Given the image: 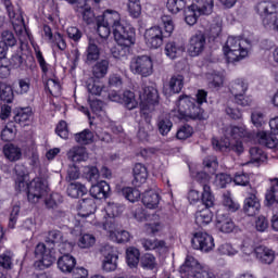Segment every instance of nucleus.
<instances>
[{
	"label": "nucleus",
	"mask_w": 278,
	"mask_h": 278,
	"mask_svg": "<svg viewBox=\"0 0 278 278\" xmlns=\"http://www.w3.org/2000/svg\"><path fill=\"white\" fill-rule=\"evenodd\" d=\"M211 207L212 206H205L195 213V224L199 227H207V225L214 220V213L210 210Z\"/></svg>",
	"instance_id": "35"
},
{
	"label": "nucleus",
	"mask_w": 278,
	"mask_h": 278,
	"mask_svg": "<svg viewBox=\"0 0 278 278\" xmlns=\"http://www.w3.org/2000/svg\"><path fill=\"white\" fill-rule=\"evenodd\" d=\"M35 55L42 71V79L46 81V90H48L52 97H60V94H62V85H60V79L55 76V68L47 63L39 48H35Z\"/></svg>",
	"instance_id": "8"
},
{
	"label": "nucleus",
	"mask_w": 278,
	"mask_h": 278,
	"mask_svg": "<svg viewBox=\"0 0 278 278\" xmlns=\"http://www.w3.org/2000/svg\"><path fill=\"white\" fill-rule=\"evenodd\" d=\"M141 267L144 270H157V258L151 253H147L141 257Z\"/></svg>",
	"instance_id": "49"
},
{
	"label": "nucleus",
	"mask_w": 278,
	"mask_h": 278,
	"mask_svg": "<svg viewBox=\"0 0 278 278\" xmlns=\"http://www.w3.org/2000/svg\"><path fill=\"white\" fill-rule=\"evenodd\" d=\"M159 104L160 93L154 85L143 86L139 90L138 98L134 91L126 90L123 92L122 105H124L126 110H136L139 105L142 116L147 117L152 112H155V108H157Z\"/></svg>",
	"instance_id": "3"
},
{
	"label": "nucleus",
	"mask_w": 278,
	"mask_h": 278,
	"mask_svg": "<svg viewBox=\"0 0 278 278\" xmlns=\"http://www.w3.org/2000/svg\"><path fill=\"white\" fill-rule=\"evenodd\" d=\"M87 179L92 182L90 194L93 199H108L110 194V185L104 180L99 181V169L97 167H87L85 169Z\"/></svg>",
	"instance_id": "13"
},
{
	"label": "nucleus",
	"mask_w": 278,
	"mask_h": 278,
	"mask_svg": "<svg viewBox=\"0 0 278 278\" xmlns=\"http://www.w3.org/2000/svg\"><path fill=\"white\" fill-rule=\"evenodd\" d=\"M88 101H89V105L92 114L98 116V118H102V116H105V111H103L102 101L94 99L92 96H89Z\"/></svg>",
	"instance_id": "51"
},
{
	"label": "nucleus",
	"mask_w": 278,
	"mask_h": 278,
	"mask_svg": "<svg viewBox=\"0 0 278 278\" xmlns=\"http://www.w3.org/2000/svg\"><path fill=\"white\" fill-rule=\"evenodd\" d=\"M167 87L168 88H164V94H166V97H170V94H179L184 89V75L176 74L172 76Z\"/></svg>",
	"instance_id": "28"
},
{
	"label": "nucleus",
	"mask_w": 278,
	"mask_h": 278,
	"mask_svg": "<svg viewBox=\"0 0 278 278\" xmlns=\"http://www.w3.org/2000/svg\"><path fill=\"white\" fill-rule=\"evenodd\" d=\"M104 88L103 83L100 80H90L87 85V90L91 94L90 97H101Z\"/></svg>",
	"instance_id": "54"
},
{
	"label": "nucleus",
	"mask_w": 278,
	"mask_h": 278,
	"mask_svg": "<svg viewBox=\"0 0 278 278\" xmlns=\"http://www.w3.org/2000/svg\"><path fill=\"white\" fill-rule=\"evenodd\" d=\"M15 190L27 194L29 203H38L47 194L48 186L42 178H34L29 181V174H18L15 179Z\"/></svg>",
	"instance_id": "6"
},
{
	"label": "nucleus",
	"mask_w": 278,
	"mask_h": 278,
	"mask_svg": "<svg viewBox=\"0 0 278 278\" xmlns=\"http://www.w3.org/2000/svg\"><path fill=\"white\" fill-rule=\"evenodd\" d=\"M102 269L105 273H114L118 268V253L116 248L106 245L103 252Z\"/></svg>",
	"instance_id": "22"
},
{
	"label": "nucleus",
	"mask_w": 278,
	"mask_h": 278,
	"mask_svg": "<svg viewBox=\"0 0 278 278\" xmlns=\"http://www.w3.org/2000/svg\"><path fill=\"white\" fill-rule=\"evenodd\" d=\"M97 23V31L102 38V40H108L111 34L112 26H109V24H105L103 21L99 20V17H96Z\"/></svg>",
	"instance_id": "58"
},
{
	"label": "nucleus",
	"mask_w": 278,
	"mask_h": 278,
	"mask_svg": "<svg viewBox=\"0 0 278 278\" xmlns=\"http://www.w3.org/2000/svg\"><path fill=\"white\" fill-rule=\"evenodd\" d=\"M75 140L78 142V144H90L94 141V134L88 129H85L75 135Z\"/></svg>",
	"instance_id": "55"
},
{
	"label": "nucleus",
	"mask_w": 278,
	"mask_h": 278,
	"mask_svg": "<svg viewBox=\"0 0 278 278\" xmlns=\"http://www.w3.org/2000/svg\"><path fill=\"white\" fill-rule=\"evenodd\" d=\"M265 205L267 207H275L278 205V178L271 181V186L265 193Z\"/></svg>",
	"instance_id": "36"
},
{
	"label": "nucleus",
	"mask_w": 278,
	"mask_h": 278,
	"mask_svg": "<svg viewBox=\"0 0 278 278\" xmlns=\"http://www.w3.org/2000/svg\"><path fill=\"white\" fill-rule=\"evenodd\" d=\"M31 109H20L17 113L14 116L15 123H18L22 127H26V125H29L31 123Z\"/></svg>",
	"instance_id": "42"
},
{
	"label": "nucleus",
	"mask_w": 278,
	"mask_h": 278,
	"mask_svg": "<svg viewBox=\"0 0 278 278\" xmlns=\"http://www.w3.org/2000/svg\"><path fill=\"white\" fill-rule=\"evenodd\" d=\"M258 144L267 147V149H275L278 144V139L275 135L266 130H258L255 137Z\"/></svg>",
	"instance_id": "32"
},
{
	"label": "nucleus",
	"mask_w": 278,
	"mask_h": 278,
	"mask_svg": "<svg viewBox=\"0 0 278 278\" xmlns=\"http://www.w3.org/2000/svg\"><path fill=\"white\" fill-rule=\"evenodd\" d=\"M251 123L254 127H264V125H266V114H264L262 110L252 111Z\"/></svg>",
	"instance_id": "59"
},
{
	"label": "nucleus",
	"mask_w": 278,
	"mask_h": 278,
	"mask_svg": "<svg viewBox=\"0 0 278 278\" xmlns=\"http://www.w3.org/2000/svg\"><path fill=\"white\" fill-rule=\"evenodd\" d=\"M16 138V126L14 123H9L1 131V140L10 142Z\"/></svg>",
	"instance_id": "53"
},
{
	"label": "nucleus",
	"mask_w": 278,
	"mask_h": 278,
	"mask_svg": "<svg viewBox=\"0 0 278 278\" xmlns=\"http://www.w3.org/2000/svg\"><path fill=\"white\" fill-rule=\"evenodd\" d=\"M161 29L165 38H170L175 31V22L170 15H163L161 17Z\"/></svg>",
	"instance_id": "43"
},
{
	"label": "nucleus",
	"mask_w": 278,
	"mask_h": 278,
	"mask_svg": "<svg viewBox=\"0 0 278 278\" xmlns=\"http://www.w3.org/2000/svg\"><path fill=\"white\" fill-rule=\"evenodd\" d=\"M132 215L139 223H142V220H150V223L146 224L147 233H152V236H161V233H164L166 226L162 223V218H160L157 214L147 215V211H144L142 206H138L132 212Z\"/></svg>",
	"instance_id": "12"
},
{
	"label": "nucleus",
	"mask_w": 278,
	"mask_h": 278,
	"mask_svg": "<svg viewBox=\"0 0 278 278\" xmlns=\"http://www.w3.org/2000/svg\"><path fill=\"white\" fill-rule=\"evenodd\" d=\"M189 170L192 179L202 185V193L197 189V187H191L187 193V199L191 205H197L199 201L205 205V207H214V194L212 193V188L208 187L210 176L205 172H201V165L191 164L189 165Z\"/></svg>",
	"instance_id": "5"
},
{
	"label": "nucleus",
	"mask_w": 278,
	"mask_h": 278,
	"mask_svg": "<svg viewBox=\"0 0 278 278\" xmlns=\"http://www.w3.org/2000/svg\"><path fill=\"white\" fill-rule=\"evenodd\" d=\"M223 52L228 63L240 62L244 58H249L251 41L242 37H228L226 45L223 47Z\"/></svg>",
	"instance_id": "7"
},
{
	"label": "nucleus",
	"mask_w": 278,
	"mask_h": 278,
	"mask_svg": "<svg viewBox=\"0 0 278 278\" xmlns=\"http://www.w3.org/2000/svg\"><path fill=\"white\" fill-rule=\"evenodd\" d=\"M166 8L170 14H179L181 10H186V0H167Z\"/></svg>",
	"instance_id": "52"
},
{
	"label": "nucleus",
	"mask_w": 278,
	"mask_h": 278,
	"mask_svg": "<svg viewBox=\"0 0 278 278\" xmlns=\"http://www.w3.org/2000/svg\"><path fill=\"white\" fill-rule=\"evenodd\" d=\"M205 79L211 88H223V84H225V72L224 70H213L205 74Z\"/></svg>",
	"instance_id": "33"
},
{
	"label": "nucleus",
	"mask_w": 278,
	"mask_h": 278,
	"mask_svg": "<svg viewBox=\"0 0 278 278\" xmlns=\"http://www.w3.org/2000/svg\"><path fill=\"white\" fill-rule=\"evenodd\" d=\"M243 210L248 216H255L256 214H260L262 203L260 202V198H257V191L255 189H253L245 198Z\"/></svg>",
	"instance_id": "25"
},
{
	"label": "nucleus",
	"mask_w": 278,
	"mask_h": 278,
	"mask_svg": "<svg viewBox=\"0 0 278 278\" xmlns=\"http://www.w3.org/2000/svg\"><path fill=\"white\" fill-rule=\"evenodd\" d=\"M254 10L261 16L262 24L267 31H277L278 34V1L263 0L254 7Z\"/></svg>",
	"instance_id": "9"
},
{
	"label": "nucleus",
	"mask_w": 278,
	"mask_h": 278,
	"mask_svg": "<svg viewBox=\"0 0 278 278\" xmlns=\"http://www.w3.org/2000/svg\"><path fill=\"white\" fill-rule=\"evenodd\" d=\"M130 73L140 77H151L153 75V59L149 55L134 58L130 61Z\"/></svg>",
	"instance_id": "16"
},
{
	"label": "nucleus",
	"mask_w": 278,
	"mask_h": 278,
	"mask_svg": "<svg viewBox=\"0 0 278 278\" xmlns=\"http://www.w3.org/2000/svg\"><path fill=\"white\" fill-rule=\"evenodd\" d=\"M74 8L76 12L81 14L83 21H85L87 25H92V23L97 21V17H94V11H92V8L88 4L87 0H79Z\"/></svg>",
	"instance_id": "26"
},
{
	"label": "nucleus",
	"mask_w": 278,
	"mask_h": 278,
	"mask_svg": "<svg viewBox=\"0 0 278 278\" xmlns=\"http://www.w3.org/2000/svg\"><path fill=\"white\" fill-rule=\"evenodd\" d=\"M222 134L225 139L213 138L212 140L215 151H222V153H231L232 151L237 155L244 153V142L251 140V132L245 125L226 126L222 129Z\"/></svg>",
	"instance_id": "2"
},
{
	"label": "nucleus",
	"mask_w": 278,
	"mask_h": 278,
	"mask_svg": "<svg viewBox=\"0 0 278 278\" xmlns=\"http://www.w3.org/2000/svg\"><path fill=\"white\" fill-rule=\"evenodd\" d=\"M3 154L7 157V160H9V162H18V160H21V157L23 156L21 148L12 143L4 144Z\"/></svg>",
	"instance_id": "40"
},
{
	"label": "nucleus",
	"mask_w": 278,
	"mask_h": 278,
	"mask_svg": "<svg viewBox=\"0 0 278 278\" xmlns=\"http://www.w3.org/2000/svg\"><path fill=\"white\" fill-rule=\"evenodd\" d=\"M141 244L146 251H156V253H166L168 247H166V241L159 239H142Z\"/></svg>",
	"instance_id": "31"
},
{
	"label": "nucleus",
	"mask_w": 278,
	"mask_h": 278,
	"mask_svg": "<svg viewBox=\"0 0 278 278\" xmlns=\"http://www.w3.org/2000/svg\"><path fill=\"white\" fill-rule=\"evenodd\" d=\"M203 166L205 173L214 175V173H216V170L218 169V160L216 159V156H208L204 159Z\"/></svg>",
	"instance_id": "62"
},
{
	"label": "nucleus",
	"mask_w": 278,
	"mask_h": 278,
	"mask_svg": "<svg viewBox=\"0 0 278 278\" xmlns=\"http://www.w3.org/2000/svg\"><path fill=\"white\" fill-rule=\"evenodd\" d=\"M122 192L125 199H127V201L130 203H136V201L140 199V190L136 188L125 187Z\"/></svg>",
	"instance_id": "64"
},
{
	"label": "nucleus",
	"mask_w": 278,
	"mask_h": 278,
	"mask_svg": "<svg viewBox=\"0 0 278 278\" xmlns=\"http://www.w3.org/2000/svg\"><path fill=\"white\" fill-rule=\"evenodd\" d=\"M75 266H77V260L71 254H63L58 260V268L65 275L73 273V270H75Z\"/></svg>",
	"instance_id": "30"
},
{
	"label": "nucleus",
	"mask_w": 278,
	"mask_h": 278,
	"mask_svg": "<svg viewBox=\"0 0 278 278\" xmlns=\"http://www.w3.org/2000/svg\"><path fill=\"white\" fill-rule=\"evenodd\" d=\"M164 31L160 26H153L144 31V40L149 49H160L164 45Z\"/></svg>",
	"instance_id": "21"
},
{
	"label": "nucleus",
	"mask_w": 278,
	"mask_h": 278,
	"mask_svg": "<svg viewBox=\"0 0 278 278\" xmlns=\"http://www.w3.org/2000/svg\"><path fill=\"white\" fill-rule=\"evenodd\" d=\"M87 64H92V62H97L101 56V50L99 46H97V40L89 38L88 47L85 52Z\"/></svg>",
	"instance_id": "37"
},
{
	"label": "nucleus",
	"mask_w": 278,
	"mask_h": 278,
	"mask_svg": "<svg viewBox=\"0 0 278 278\" xmlns=\"http://www.w3.org/2000/svg\"><path fill=\"white\" fill-rule=\"evenodd\" d=\"M35 266L40 270H45V268L53 266V263L55 262V255L53 254V251L47 249L45 243L37 244L35 249Z\"/></svg>",
	"instance_id": "18"
},
{
	"label": "nucleus",
	"mask_w": 278,
	"mask_h": 278,
	"mask_svg": "<svg viewBox=\"0 0 278 278\" xmlns=\"http://www.w3.org/2000/svg\"><path fill=\"white\" fill-rule=\"evenodd\" d=\"M102 229L106 231L110 240L117 242V244H125V242H129V240H131L129 231L121 229V223L118 222L110 226L104 225Z\"/></svg>",
	"instance_id": "20"
},
{
	"label": "nucleus",
	"mask_w": 278,
	"mask_h": 278,
	"mask_svg": "<svg viewBox=\"0 0 278 278\" xmlns=\"http://www.w3.org/2000/svg\"><path fill=\"white\" fill-rule=\"evenodd\" d=\"M179 273L181 278H216L214 274L205 270L194 256L186 257Z\"/></svg>",
	"instance_id": "15"
},
{
	"label": "nucleus",
	"mask_w": 278,
	"mask_h": 278,
	"mask_svg": "<svg viewBox=\"0 0 278 278\" xmlns=\"http://www.w3.org/2000/svg\"><path fill=\"white\" fill-rule=\"evenodd\" d=\"M241 257L245 262L251 260V255L255 254V248H253V243L250 240H244L241 244Z\"/></svg>",
	"instance_id": "56"
},
{
	"label": "nucleus",
	"mask_w": 278,
	"mask_h": 278,
	"mask_svg": "<svg viewBox=\"0 0 278 278\" xmlns=\"http://www.w3.org/2000/svg\"><path fill=\"white\" fill-rule=\"evenodd\" d=\"M231 181V176L227 174H217L213 180V186H215V188H227Z\"/></svg>",
	"instance_id": "63"
},
{
	"label": "nucleus",
	"mask_w": 278,
	"mask_h": 278,
	"mask_svg": "<svg viewBox=\"0 0 278 278\" xmlns=\"http://www.w3.org/2000/svg\"><path fill=\"white\" fill-rule=\"evenodd\" d=\"M3 1L13 28L18 36L21 45H27L28 42H31V35L29 34V31H27V28H25V24L23 23V13H21V11H14V7H12L10 0Z\"/></svg>",
	"instance_id": "11"
},
{
	"label": "nucleus",
	"mask_w": 278,
	"mask_h": 278,
	"mask_svg": "<svg viewBox=\"0 0 278 278\" xmlns=\"http://www.w3.org/2000/svg\"><path fill=\"white\" fill-rule=\"evenodd\" d=\"M104 217L101 222H91V225H94L96 227H100V229H103L106 225V227H110V225H115L118 223V216H121V213L123 212V206L119 204L109 202L106 206L104 207Z\"/></svg>",
	"instance_id": "17"
},
{
	"label": "nucleus",
	"mask_w": 278,
	"mask_h": 278,
	"mask_svg": "<svg viewBox=\"0 0 278 278\" xmlns=\"http://www.w3.org/2000/svg\"><path fill=\"white\" fill-rule=\"evenodd\" d=\"M136 184H146L149 177V172L142 163H137L132 169Z\"/></svg>",
	"instance_id": "44"
},
{
	"label": "nucleus",
	"mask_w": 278,
	"mask_h": 278,
	"mask_svg": "<svg viewBox=\"0 0 278 278\" xmlns=\"http://www.w3.org/2000/svg\"><path fill=\"white\" fill-rule=\"evenodd\" d=\"M97 244V237L91 233H83L78 237L77 247L79 249H92Z\"/></svg>",
	"instance_id": "46"
},
{
	"label": "nucleus",
	"mask_w": 278,
	"mask_h": 278,
	"mask_svg": "<svg viewBox=\"0 0 278 278\" xmlns=\"http://www.w3.org/2000/svg\"><path fill=\"white\" fill-rule=\"evenodd\" d=\"M126 262L129 268H136L140 263V250L130 247L126 250Z\"/></svg>",
	"instance_id": "45"
},
{
	"label": "nucleus",
	"mask_w": 278,
	"mask_h": 278,
	"mask_svg": "<svg viewBox=\"0 0 278 278\" xmlns=\"http://www.w3.org/2000/svg\"><path fill=\"white\" fill-rule=\"evenodd\" d=\"M105 25L111 26L114 40L118 47L112 48L111 53L116 60L125 58L127 48L136 43V29L129 24H124L121 13L114 9H106L102 15L97 16Z\"/></svg>",
	"instance_id": "1"
},
{
	"label": "nucleus",
	"mask_w": 278,
	"mask_h": 278,
	"mask_svg": "<svg viewBox=\"0 0 278 278\" xmlns=\"http://www.w3.org/2000/svg\"><path fill=\"white\" fill-rule=\"evenodd\" d=\"M195 97L197 100L188 94L179 96L170 112V116H175L179 121H188L189 118L205 121L207 116L205 111L201 109V105L202 103H207V91L200 89Z\"/></svg>",
	"instance_id": "4"
},
{
	"label": "nucleus",
	"mask_w": 278,
	"mask_h": 278,
	"mask_svg": "<svg viewBox=\"0 0 278 278\" xmlns=\"http://www.w3.org/2000/svg\"><path fill=\"white\" fill-rule=\"evenodd\" d=\"M255 255L262 264H273L275 262V251L266 245L255 248Z\"/></svg>",
	"instance_id": "34"
},
{
	"label": "nucleus",
	"mask_w": 278,
	"mask_h": 278,
	"mask_svg": "<svg viewBox=\"0 0 278 278\" xmlns=\"http://www.w3.org/2000/svg\"><path fill=\"white\" fill-rule=\"evenodd\" d=\"M193 249L201 253H211L216 248L214 237L207 232H195L192 239Z\"/></svg>",
	"instance_id": "19"
},
{
	"label": "nucleus",
	"mask_w": 278,
	"mask_h": 278,
	"mask_svg": "<svg viewBox=\"0 0 278 278\" xmlns=\"http://www.w3.org/2000/svg\"><path fill=\"white\" fill-rule=\"evenodd\" d=\"M214 12V0H192L191 5L185 9V23L197 25L199 16H210Z\"/></svg>",
	"instance_id": "10"
},
{
	"label": "nucleus",
	"mask_w": 278,
	"mask_h": 278,
	"mask_svg": "<svg viewBox=\"0 0 278 278\" xmlns=\"http://www.w3.org/2000/svg\"><path fill=\"white\" fill-rule=\"evenodd\" d=\"M250 157L252 164H260V162H266V153H264V150L257 147L250 149Z\"/></svg>",
	"instance_id": "60"
},
{
	"label": "nucleus",
	"mask_w": 278,
	"mask_h": 278,
	"mask_svg": "<svg viewBox=\"0 0 278 278\" xmlns=\"http://www.w3.org/2000/svg\"><path fill=\"white\" fill-rule=\"evenodd\" d=\"M203 49H205V35L197 31L189 40L188 53L191 58H197V55L203 53Z\"/></svg>",
	"instance_id": "24"
},
{
	"label": "nucleus",
	"mask_w": 278,
	"mask_h": 278,
	"mask_svg": "<svg viewBox=\"0 0 278 278\" xmlns=\"http://www.w3.org/2000/svg\"><path fill=\"white\" fill-rule=\"evenodd\" d=\"M108 68H110V61L101 60L93 66V76L97 79H102L108 75Z\"/></svg>",
	"instance_id": "50"
},
{
	"label": "nucleus",
	"mask_w": 278,
	"mask_h": 278,
	"mask_svg": "<svg viewBox=\"0 0 278 278\" xmlns=\"http://www.w3.org/2000/svg\"><path fill=\"white\" fill-rule=\"evenodd\" d=\"M31 88V79L30 78H20L17 80V86L15 87L16 94H27Z\"/></svg>",
	"instance_id": "61"
},
{
	"label": "nucleus",
	"mask_w": 278,
	"mask_h": 278,
	"mask_svg": "<svg viewBox=\"0 0 278 278\" xmlns=\"http://www.w3.org/2000/svg\"><path fill=\"white\" fill-rule=\"evenodd\" d=\"M186 51V47L179 41H168L165 45L164 52L169 60H177V58H181Z\"/></svg>",
	"instance_id": "29"
},
{
	"label": "nucleus",
	"mask_w": 278,
	"mask_h": 278,
	"mask_svg": "<svg viewBox=\"0 0 278 278\" xmlns=\"http://www.w3.org/2000/svg\"><path fill=\"white\" fill-rule=\"evenodd\" d=\"M249 92V80L245 78H237L230 85V94L233 97L235 103L241 108H251L253 98L247 96Z\"/></svg>",
	"instance_id": "14"
},
{
	"label": "nucleus",
	"mask_w": 278,
	"mask_h": 278,
	"mask_svg": "<svg viewBox=\"0 0 278 278\" xmlns=\"http://www.w3.org/2000/svg\"><path fill=\"white\" fill-rule=\"evenodd\" d=\"M67 157L71 162H86L88 160V152L84 147H74L67 152Z\"/></svg>",
	"instance_id": "41"
},
{
	"label": "nucleus",
	"mask_w": 278,
	"mask_h": 278,
	"mask_svg": "<svg viewBox=\"0 0 278 278\" xmlns=\"http://www.w3.org/2000/svg\"><path fill=\"white\" fill-rule=\"evenodd\" d=\"M217 253L218 255H223L225 257H236V255L239 253V250L236 248V245L229 242H225L217 248Z\"/></svg>",
	"instance_id": "48"
},
{
	"label": "nucleus",
	"mask_w": 278,
	"mask_h": 278,
	"mask_svg": "<svg viewBox=\"0 0 278 278\" xmlns=\"http://www.w3.org/2000/svg\"><path fill=\"white\" fill-rule=\"evenodd\" d=\"M142 203L148 210H155L160 205V194L155 190H149L143 193Z\"/></svg>",
	"instance_id": "39"
},
{
	"label": "nucleus",
	"mask_w": 278,
	"mask_h": 278,
	"mask_svg": "<svg viewBox=\"0 0 278 278\" xmlns=\"http://www.w3.org/2000/svg\"><path fill=\"white\" fill-rule=\"evenodd\" d=\"M88 192V188L79 182H72L67 187V194L72 199H78V197H84Z\"/></svg>",
	"instance_id": "47"
},
{
	"label": "nucleus",
	"mask_w": 278,
	"mask_h": 278,
	"mask_svg": "<svg viewBox=\"0 0 278 278\" xmlns=\"http://www.w3.org/2000/svg\"><path fill=\"white\" fill-rule=\"evenodd\" d=\"M222 205L227 210V212L236 213L240 210V202L233 198L231 191H225L222 197Z\"/></svg>",
	"instance_id": "38"
},
{
	"label": "nucleus",
	"mask_w": 278,
	"mask_h": 278,
	"mask_svg": "<svg viewBox=\"0 0 278 278\" xmlns=\"http://www.w3.org/2000/svg\"><path fill=\"white\" fill-rule=\"evenodd\" d=\"M127 10L131 18H139L140 14H142V5H140V0L128 1Z\"/></svg>",
	"instance_id": "57"
},
{
	"label": "nucleus",
	"mask_w": 278,
	"mask_h": 278,
	"mask_svg": "<svg viewBox=\"0 0 278 278\" xmlns=\"http://www.w3.org/2000/svg\"><path fill=\"white\" fill-rule=\"evenodd\" d=\"M215 228L220 233H233L238 229L236 222L229 214L217 213L215 220Z\"/></svg>",
	"instance_id": "23"
},
{
	"label": "nucleus",
	"mask_w": 278,
	"mask_h": 278,
	"mask_svg": "<svg viewBox=\"0 0 278 278\" xmlns=\"http://www.w3.org/2000/svg\"><path fill=\"white\" fill-rule=\"evenodd\" d=\"M77 210L80 218H90L97 212V203L93 198H86L79 201Z\"/></svg>",
	"instance_id": "27"
}]
</instances>
